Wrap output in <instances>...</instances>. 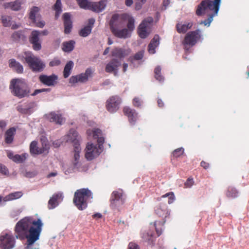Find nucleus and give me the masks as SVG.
I'll list each match as a JSON object with an SVG mask.
<instances>
[{"instance_id": "f257e3e1", "label": "nucleus", "mask_w": 249, "mask_h": 249, "mask_svg": "<svg viewBox=\"0 0 249 249\" xmlns=\"http://www.w3.org/2000/svg\"><path fill=\"white\" fill-rule=\"evenodd\" d=\"M43 223L40 219L25 217L18 221L14 228L15 237L21 240L27 239L25 249H38L33 244L39 239Z\"/></svg>"}, {"instance_id": "f03ea898", "label": "nucleus", "mask_w": 249, "mask_h": 249, "mask_svg": "<svg viewBox=\"0 0 249 249\" xmlns=\"http://www.w3.org/2000/svg\"><path fill=\"white\" fill-rule=\"evenodd\" d=\"M9 88L12 94L22 98L30 95V89L26 82L21 79H13L11 81Z\"/></svg>"}, {"instance_id": "7ed1b4c3", "label": "nucleus", "mask_w": 249, "mask_h": 249, "mask_svg": "<svg viewBox=\"0 0 249 249\" xmlns=\"http://www.w3.org/2000/svg\"><path fill=\"white\" fill-rule=\"evenodd\" d=\"M92 198V193L87 188L77 190L74 193L73 202L77 208L83 210L88 206L89 200Z\"/></svg>"}, {"instance_id": "20e7f679", "label": "nucleus", "mask_w": 249, "mask_h": 249, "mask_svg": "<svg viewBox=\"0 0 249 249\" xmlns=\"http://www.w3.org/2000/svg\"><path fill=\"white\" fill-rule=\"evenodd\" d=\"M20 60L26 63L29 67L34 72H41L45 67V64L38 57L35 56L32 52H24L21 56Z\"/></svg>"}, {"instance_id": "39448f33", "label": "nucleus", "mask_w": 249, "mask_h": 249, "mask_svg": "<svg viewBox=\"0 0 249 249\" xmlns=\"http://www.w3.org/2000/svg\"><path fill=\"white\" fill-rule=\"evenodd\" d=\"M155 213L159 217L162 218V221H156L154 226L157 234L159 236L162 232V227L166 221L170 219V212L167 206L165 204H160L155 208Z\"/></svg>"}, {"instance_id": "423d86ee", "label": "nucleus", "mask_w": 249, "mask_h": 249, "mask_svg": "<svg viewBox=\"0 0 249 249\" xmlns=\"http://www.w3.org/2000/svg\"><path fill=\"white\" fill-rule=\"evenodd\" d=\"M86 159L88 160H91L98 157L102 152L101 146H97L92 143L88 142L85 149Z\"/></svg>"}, {"instance_id": "0eeeda50", "label": "nucleus", "mask_w": 249, "mask_h": 249, "mask_svg": "<svg viewBox=\"0 0 249 249\" xmlns=\"http://www.w3.org/2000/svg\"><path fill=\"white\" fill-rule=\"evenodd\" d=\"M14 236L7 233L0 236V247L2 249H12L15 246Z\"/></svg>"}, {"instance_id": "6e6552de", "label": "nucleus", "mask_w": 249, "mask_h": 249, "mask_svg": "<svg viewBox=\"0 0 249 249\" xmlns=\"http://www.w3.org/2000/svg\"><path fill=\"white\" fill-rule=\"evenodd\" d=\"M201 36V31L199 29L189 32L186 35L183 44L185 46H193L200 39Z\"/></svg>"}, {"instance_id": "1a4fd4ad", "label": "nucleus", "mask_w": 249, "mask_h": 249, "mask_svg": "<svg viewBox=\"0 0 249 249\" xmlns=\"http://www.w3.org/2000/svg\"><path fill=\"white\" fill-rule=\"evenodd\" d=\"M153 22V18L152 17H148L143 19L142 22L139 25L138 29V33L139 36L142 38H145L148 36L149 33L147 29Z\"/></svg>"}, {"instance_id": "9d476101", "label": "nucleus", "mask_w": 249, "mask_h": 249, "mask_svg": "<svg viewBox=\"0 0 249 249\" xmlns=\"http://www.w3.org/2000/svg\"><path fill=\"white\" fill-rule=\"evenodd\" d=\"M121 103V99L119 96H112L106 102V108L110 113H114L119 109Z\"/></svg>"}, {"instance_id": "9b49d317", "label": "nucleus", "mask_w": 249, "mask_h": 249, "mask_svg": "<svg viewBox=\"0 0 249 249\" xmlns=\"http://www.w3.org/2000/svg\"><path fill=\"white\" fill-rule=\"evenodd\" d=\"M92 73L91 69L88 68L84 73L71 76L69 79V83L71 84H75L77 82L85 83L88 80L89 77L92 76Z\"/></svg>"}, {"instance_id": "f8f14e48", "label": "nucleus", "mask_w": 249, "mask_h": 249, "mask_svg": "<svg viewBox=\"0 0 249 249\" xmlns=\"http://www.w3.org/2000/svg\"><path fill=\"white\" fill-rule=\"evenodd\" d=\"M122 191H113L110 198V207L112 209H115L122 205L124 200L123 199Z\"/></svg>"}, {"instance_id": "ddd939ff", "label": "nucleus", "mask_w": 249, "mask_h": 249, "mask_svg": "<svg viewBox=\"0 0 249 249\" xmlns=\"http://www.w3.org/2000/svg\"><path fill=\"white\" fill-rule=\"evenodd\" d=\"M124 21L119 14H115L112 15L109 22V26L111 32L113 31V30L121 29L124 27Z\"/></svg>"}, {"instance_id": "4468645a", "label": "nucleus", "mask_w": 249, "mask_h": 249, "mask_svg": "<svg viewBox=\"0 0 249 249\" xmlns=\"http://www.w3.org/2000/svg\"><path fill=\"white\" fill-rule=\"evenodd\" d=\"M49 149V146L48 144L45 143L42 147L39 148L37 146V142L34 141L31 142L30 145V151L32 155H39L43 153H48Z\"/></svg>"}, {"instance_id": "2eb2a0df", "label": "nucleus", "mask_w": 249, "mask_h": 249, "mask_svg": "<svg viewBox=\"0 0 249 249\" xmlns=\"http://www.w3.org/2000/svg\"><path fill=\"white\" fill-rule=\"evenodd\" d=\"M39 11L40 9L39 7L33 6L30 9L29 18L33 23L36 24V27L43 28L45 25V22L43 20H39L36 18Z\"/></svg>"}, {"instance_id": "dca6fc26", "label": "nucleus", "mask_w": 249, "mask_h": 249, "mask_svg": "<svg viewBox=\"0 0 249 249\" xmlns=\"http://www.w3.org/2000/svg\"><path fill=\"white\" fill-rule=\"evenodd\" d=\"M57 76L54 74L50 76L42 74L39 77V81L44 85L48 86H54L57 83Z\"/></svg>"}, {"instance_id": "f3484780", "label": "nucleus", "mask_w": 249, "mask_h": 249, "mask_svg": "<svg viewBox=\"0 0 249 249\" xmlns=\"http://www.w3.org/2000/svg\"><path fill=\"white\" fill-rule=\"evenodd\" d=\"M121 65L120 61L116 59H112L108 63H107L106 67V71L107 72L111 73L113 72L115 75L117 74L118 68Z\"/></svg>"}, {"instance_id": "a211bd4d", "label": "nucleus", "mask_w": 249, "mask_h": 249, "mask_svg": "<svg viewBox=\"0 0 249 249\" xmlns=\"http://www.w3.org/2000/svg\"><path fill=\"white\" fill-rule=\"evenodd\" d=\"M123 111L124 114L128 117L130 123L134 124L137 118V113L135 110L128 107H124Z\"/></svg>"}, {"instance_id": "6ab92c4d", "label": "nucleus", "mask_w": 249, "mask_h": 249, "mask_svg": "<svg viewBox=\"0 0 249 249\" xmlns=\"http://www.w3.org/2000/svg\"><path fill=\"white\" fill-rule=\"evenodd\" d=\"M24 3V0H15L14 1L4 3L3 7L4 9H10L12 11H18L21 10V5Z\"/></svg>"}, {"instance_id": "aec40b11", "label": "nucleus", "mask_w": 249, "mask_h": 249, "mask_svg": "<svg viewBox=\"0 0 249 249\" xmlns=\"http://www.w3.org/2000/svg\"><path fill=\"white\" fill-rule=\"evenodd\" d=\"M142 238L145 242L150 246H153L155 244V237L153 231L149 230L145 231L142 234Z\"/></svg>"}, {"instance_id": "412c9836", "label": "nucleus", "mask_w": 249, "mask_h": 249, "mask_svg": "<svg viewBox=\"0 0 249 249\" xmlns=\"http://www.w3.org/2000/svg\"><path fill=\"white\" fill-rule=\"evenodd\" d=\"M94 23L95 19L94 18H89L88 20V25L79 31V35L83 37H86L89 36L91 33Z\"/></svg>"}, {"instance_id": "4be33fe9", "label": "nucleus", "mask_w": 249, "mask_h": 249, "mask_svg": "<svg viewBox=\"0 0 249 249\" xmlns=\"http://www.w3.org/2000/svg\"><path fill=\"white\" fill-rule=\"evenodd\" d=\"M63 19L64 24V33L68 34L71 32L72 27L70 14L69 13H64L63 15Z\"/></svg>"}, {"instance_id": "5701e85b", "label": "nucleus", "mask_w": 249, "mask_h": 249, "mask_svg": "<svg viewBox=\"0 0 249 249\" xmlns=\"http://www.w3.org/2000/svg\"><path fill=\"white\" fill-rule=\"evenodd\" d=\"M107 1L105 0H102L98 2H91L89 10H92L96 13H99L103 11L106 6Z\"/></svg>"}, {"instance_id": "b1692460", "label": "nucleus", "mask_w": 249, "mask_h": 249, "mask_svg": "<svg viewBox=\"0 0 249 249\" xmlns=\"http://www.w3.org/2000/svg\"><path fill=\"white\" fill-rule=\"evenodd\" d=\"M13 41L17 42L24 43L26 40L25 30H19L14 32L11 35Z\"/></svg>"}, {"instance_id": "393cba45", "label": "nucleus", "mask_w": 249, "mask_h": 249, "mask_svg": "<svg viewBox=\"0 0 249 249\" xmlns=\"http://www.w3.org/2000/svg\"><path fill=\"white\" fill-rule=\"evenodd\" d=\"M46 117L50 122L55 123L56 124H62L64 121L62 115L55 112H51L47 114Z\"/></svg>"}, {"instance_id": "a878e982", "label": "nucleus", "mask_w": 249, "mask_h": 249, "mask_svg": "<svg viewBox=\"0 0 249 249\" xmlns=\"http://www.w3.org/2000/svg\"><path fill=\"white\" fill-rule=\"evenodd\" d=\"M35 106V104L34 102H30L25 107H23L22 105L18 106L17 107V109L18 112L22 114H31L33 112V109Z\"/></svg>"}, {"instance_id": "bb28decb", "label": "nucleus", "mask_w": 249, "mask_h": 249, "mask_svg": "<svg viewBox=\"0 0 249 249\" xmlns=\"http://www.w3.org/2000/svg\"><path fill=\"white\" fill-rule=\"evenodd\" d=\"M130 53L129 49L125 50L122 48H116L112 51V55L120 59L124 58Z\"/></svg>"}, {"instance_id": "cd10ccee", "label": "nucleus", "mask_w": 249, "mask_h": 249, "mask_svg": "<svg viewBox=\"0 0 249 249\" xmlns=\"http://www.w3.org/2000/svg\"><path fill=\"white\" fill-rule=\"evenodd\" d=\"M28 155L26 153L21 155L16 154L14 155L12 152L7 153V157L16 163H22L27 159Z\"/></svg>"}, {"instance_id": "c85d7f7f", "label": "nucleus", "mask_w": 249, "mask_h": 249, "mask_svg": "<svg viewBox=\"0 0 249 249\" xmlns=\"http://www.w3.org/2000/svg\"><path fill=\"white\" fill-rule=\"evenodd\" d=\"M160 37L159 35H155L148 45V52L150 53L154 54L156 52L155 49L160 44Z\"/></svg>"}, {"instance_id": "c756f323", "label": "nucleus", "mask_w": 249, "mask_h": 249, "mask_svg": "<svg viewBox=\"0 0 249 249\" xmlns=\"http://www.w3.org/2000/svg\"><path fill=\"white\" fill-rule=\"evenodd\" d=\"M112 33L117 37L120 38H126L130 36V33L126 28L118 29L113 30Z\"/></svg>"}, {"instance_id": "7c9ffc66", "label": "nucleus", "mask_w": 249, "mask_h": 249, "mask_svg": "<svg viewBox=\"0 0 249 249\" xmlns=\"http://www.w3.org/2000/svg\"><path fill=\"white\" fill-rule=\"evenodd\" d=\"M62 197L60 194H55L53 195L48 201V207L49 209H53L58 205V200Z\"/></svg>"}, {"instance_id": "2f4dec72", "label": "nucleus", "mask_w": 249, "mask_h": 249, "mask_svg": "<svg viewBox=\"0 0 249 249\" xmlns=\"http://www.w3.org/2000/svg\"><path fill=\"white\" fill-rule=\"evenodd\" d=\"M16 129L14 127H11L5 132V142L7 144L11 143L14 140Z\"/></svg>"}, {"instance_id": "473e14b6", "label": "nucleus", "mask_w": 249, "mask_h": 249, "mask_svg": "<svg viewBox=\"0 0 249 249\" xmlns=\"http://www.w3.org/2000/svg\"><path fill=\"white\" fill-rule=\"evenodd\" d=\"M9 66L13 69L17 73H21L23 71V66L14 59H11L9 61Z\"/></svg>"}, {"instance_id": "72a5a7b5", "label": "nucleus", "mask_w": 249, "mask_h": 249, "mask_svg": "<svg viewBox=\"0 0 249 249\" xmlns=\"http://www.w3.org/2000/svg\"><path fill=\"white\" fill-rule=\"evenodd\" d=\"M75 42L73 40L65 41L62 44V50L66 53L71 52L74 48Z\"/></svg>"}, {"instance_id": "f704fd0d", "label": "nucleus", "mask_w": 249, "mask_h": 249, "mask_svg": "<svg viewBox=\"0 0 249 249\" xmlns=\"http://www.w3.org/2000/svg\"><path fill=\"white\" fill-rule=\"evenodd\" d=\"M23 195L22 192L18 191L11 193L3 198L4 201H12L21 197Z\"/></svg>"}, {"instance_id": "c9c22d12", "label": "nucleus", "mask_w": 249, "mask_h": 249, "mask_svg": "<svg viewBox=\"0 0 249 249\" xmlns=\"http://www.w3.org/2000/svg\"><path fill=\"white\" fill-rule=\"evenodd\" d=\"M193 24L188 23L187 24L178 23L176 25L177 30L179 33H185L188 30L191 28Z\"/></svg>"}, {"instance_id": "e433bc0d", "label": "nucleus", "mask_w": 249, "mask_h": 249, "mask_svg": "<svg viewBox=\"0 0 249 249\" xmlns=\"http://www.w3.org/2000/svg\"><path fill=\"white\" fill-rule=\"evenodd\" d=\"M73 67V63L72 61H70L66 64L63 71V76L64 78H68L70 76Z\"/></svg>"}, {"instance_id": "4c0bfd02", "label": "nucleus", "mask_w": 249, "mask_h": 249, "mask_svg": "<svg viewBox=\"0 0 249 249\" xmlns=\"http://www.w3.org/2000/svg\"><path fill=\"white\" fill-rule=\"evenodd\" d=\"M53 9L55 11V18L57 19L62 11L61 0H56L53 6Z\"/></svg>"}, {"instance_id": "58836bf2", "label": "nucleus", "mask_w": 249, "mask_h": 249, "mask_svg": "<svg viewBox=\"0 0 249 249\" xmlns=\"http://www.w3.org/2000/svg\"><path fill=\"white\" fill-rule=\"evenodd\" d=\"M226 196L228 197L235 198L238 196V192L235 188L230 186L226 192Z\"/></svg>"}, {"instance_id": "ea45409f", "label": "nucleus", "mask_w": 249, "mask_h": 249, "mask_svg": "<svg viewBox=\"0 0 249 249\" xmlns=\"http://www.w3.org/2000/svg\"><path fill=\"white\" fill-rule=\"evenodd\" d=\"M161 68L160 66L156 67L154 69L155 78L160 82L164 80V77L161 75Z\"/></svg>"}, {"instance_id": "a19ab883", "label": "nucleus", "mask_w": 249, "mask_h": 249, "mask_svg": "<svg viewBox=\"0 0 249 249\" xmlns=\"http://www.w3.org/2000/svg\"><path fill=\"white\" fill-rule=\"evenodd\" d=\"M102 131L98 128L93 129H88L87 133L88 136H92L94 139H97L101 134Z\"/></svg>"}, {"instance_id": "79ce46f5", "label": "nucleus", "mask_w": 249, "mask_h": 249, "mask_svg": "<svg viewBox=\"0 0 249 249\" xmlns=\"http://www.w3.org/2000/svg\"><path fill=\"white\" fill-rule=\"evenodd\" d=\"M144 51H141L137 53L134 56H130L128 58V61L133 63L134 60H140L142 59L143 57Z\"/></svg>"}, {"instance_id": "37998d69", "label": "nucleus", "mask_w": 249, "mask_h": 249, "mask_svg": "<svg viewBox=\"0 0 249 249\" xmlns=\"http://www.w3.org/2000/svg\"><path fill=\"white\" fill-rule=\"evenodd\" d=\"M67 136L68 137L67 141L68 142H72L74 140H78V133L74 129H70Z\"/></svg>"}, {"instance_id": "c03bdc74", "label": "nucleus", "mask_w": 249, "mask_h": 249, "mask_svg": "<svg viewBox=\"0 0 249 249\" xmlns=\"http://www.w3.org/2000/svg\"><path fill=\"white\" fill-rule=\"evenodd\" d=\"M40 31L33 30L29 37V41H41L39 38Z\"/></svg>"}, {"instance_id": "a18cd8bd", "label": "nucleus", "mask_w": 249, "mask_h": 249, "mask_svg": "<svg viewBox=\"0 0 249 249\" xmlns=\"http://www.w3.org/2000/svg\"><path fill=\"white\" fill-rule=\"evenodd\" d=\"M12 18L8 16H1V22L4 27H9L11 25Z\"/></svg>"}, {"instance_id": "49530a36", "label": "nucleus", "mask_w": 249, "mask_h": 249, "mask_svg": "<svg viewBox=\"0 0 249 249\" xmlns=\"http://www.w3.org/2000/svg\"><path fill=\"white\" fill-rule=\"evenodd\" d=\"M80 8L84 9H89L91 2L88 0H76Z\"/></svg>"}, {"instance_id": "de8ad7c7", "label": "nucleus", "mask_w": 249, "mask_h": 249, "mask_svg": "<svg viewBox=\"0 0 249 249\" xmlns=\"http://www.w3.org/2000/svg\"><path fill=\"white\" fill-rule=\"evenodd\" d=\"M135 19L132 17H129L128 18V22L127 24V29L128 30L129 33H130L132 31H133L135 29Z\"/></svg>"}, {"instance_id": "09e8293b", "label": "nucleus", "mask_w": 249, "mask_h": 249, "mask_svg": "<svg viewBox=\"0 0 249 249\" xmlns=\"http://www.w3.org/2000/svg\"><path fill=\"white\" fill-rule=\"evenodd\" d=\"M32 45L33 49L36 51H39L41 49V41H29Z\"/></svg>"}, {"instance_id": "8fccbe9b", "label": "nucleus", "mask_w": 249, "mask_h": 249, "mask_svg": "<svg viewBox=\"0 0 249 249\" xmlns=\"http://www.w3.org/2000/svg\"><path fill=\"white\" fill-rule=\"evenodd\" d=\"M184 149L182 147L175 149L172 153L173 156L175 158H178L183 155Z\"/></svg>"}, {"instance_id": "3c124183", "label": "nucleus", "mask_w": 249, "mask_h": 249, "mask_svg": "<svg viewBox=\"0 0 249 249\" xmlns=\"http://www.w3.org/2000/svg\"><path fill=\"white\" fill-rule=\"evenodd\" d=\"M71 142L73 143L74 152H80L81 149L80 147V145L79 140H74L73 141H72Z\"/></svg>"}, {"instance_id": "603ef678", "label": "nucleus", "mask_w": 249, "mask_h": 249, "mask_svg": "<svg viewBox=\"0 0 249 249\" xmlns=\"http://www.w3.org/2000/svg\"><path fill=\"white\" fill-rule=\"evenodd\" d=\"M0 173L5 176H8L9 171L7 167L3 164L0 163Z\"/></svg>"}, {"instance_id": "864d4df0", "label": "nucleus", "mask_w": 249, "mask_h": 249, "mask_svg": "<svg viewBox=\"0 0 249 249\" xmlns=\"http://www.w3.org/2000/svg\"><path fill=\"white\" fill-rule=\"evenodd\" d=\"M61 61L58 58H53L51 61L49 63V66L50 67H54L57 66L60 64Z\"/></svg>"}, {"instance_id": "5fc2aeb1", "label": "nucleus", "mask_w": 249, "mask_h": 249, "mask_svg": "<svg viewBox=\"0 0 249 249\" xmlns=\"http://www.w3.org/2000/svg\"><path fill=\"white\" fill-rule=\"evenodd\" d=\"M50 91V89H36L34 91V92L33 93L30 94V95L32 96H35L42 92Z\"/></svg>"}, {"instance_id": "6e6d98bb", "label": "nucleus", "mask_w": 249, "mask_h": 249, "mask_svg": "<svg viewBox=\"0 0 249 249\" xmlns=\"http://www.w3.org/2000/svg\"><path fill=\"white\" fill-rule=\"evenodd\" d=\"M80 152H74V161L73 162V164L75 166H76L78 162V160L80 158V155H79Z\"/></svg>"}, {"instance_id": "4d7b16f0", "label": "nucleus", "mask_w": 249, "mask_h": 249, "mask_svg": "<svg viewBox=\"0 0 249 249\" xmlns=\"http://www.w3.org/2000/svg\"><path fill=\"white\" fill-rule=\"evenodd\" d=\"M194 184V181L193 178H188L184 184L185 187L190 188Z\"/></svg>"}, {"instance_id": "13d9d810", "label": "nucleus", "mask_w": 249, "mask_h": 249, "mask_svg": "<svg viewBox=\"0 0 249 249\" xmlns=\"http://www.w3.org/2000/svg\"><path fill=\"white\" fill-rule=\"evenodd\" d=\"M97 142H98V145L97 146H101L102 147V150L103 151V144L104 142L105 139L104 137H100L97 138Z\"/></svg>"}, {"instance_id": "bf43d9fd", "label": "nucleus", "mask_w": 249, "mask_h": 249, "mask_svg": "<svg viewBox=\"0 0 249 249\" xmlns=\"http://www.w3.org/2000/svg\"><path fill=\"white\" fill-rule=\"evenodd\" d=\"M133 104L135 107H140L141 105V102H140V100L139 98L138 97L134 98L133 99Z\"/></svg>"}, {"instance_id": "052dcab7", "label": "nucleus", "mask_w": 249, "mask_h": 249, "mask_svg": "<svg viewBox=\"0 0 249 249\" xmlns=\"http://www.w3.org/2000/svg\"><path fill=\"white\" fill-rule=\"evenodd\" d=\"M128 249H139V247L137 244L133 242H130L128 245Z\"/></svg>"}, {"instance_id": "680f3d73", "label": "nucleus", "mask_w": 249, "mask_h": 249, "mask_svg": "<svg viewBox=\"0 0 249 249\" xmlns=\"http://www.w3.org/2000/svg\"><path fill=\"white\" fill-rule=\"evenodd\" d=\"M200 165L201 167H202L205 169H207L210 167V164L209 163L206 162L204 161H202L200 162Z\"/></svg>"}, {"instance_id": "e2e57ef3", "label": "nucleus", "mask_w": 249, "mask_h": 249, "mask_svg": "<svg viewBox=\"0 0 249 249\" xmlns=\"http://www.w3.org/2000/svg\"><path fill=\"white\" fill-rule=\"evenodd\" d=\"M175 199V196L174 193H173L172 194V195L171 196H170L169 197H168V203L169 204H171L173 203Z\"/></svg>"}, {"instance_id": "0e129e2a", "label": "nucleus", "mask_w": 249, "mask_h": 249, "mask_svg": "<svg viewBox=\"0 0 249 249\" xmlns=\"http://www.w3.org/2000/svg\"><path fill=\"white\" fill-rule=\"evenodd\" d=\"M144 3L141 2H136V3H135V8L136 10H140L142 7V5Z\"/></svg>"}, {"instance_id": "69168bd1", "label": "nucleus", "mask_w": 249, "mask_h": 249, "mask_svg": "<svg viewBox=\"0 0 249 249\" xmlns=\"http://www.w3.org/2000/svg\"><path fill=\"white\" fill-rule=\"evenodd\" d=\"M158 106L160 107H162L164 106V103L162 100L160 99H158L157 101Z\"/></svg>"}, {"instance_id": "338daca9", "label": "nucleus", "mask_w": 249, "mask_h": 249, "mask_svg": "<svg viewBox=\"0 0 249 249\" xmlns=\"http://www.w3.org/2000/svg\"><path fill=\"white\" fill-rule=\"evenodd\" d=\"M6 126V123L3 120L0 121V127L2 129L4 128Z\"/></svg>"}, {"instance_id": "774afa93", "label": "nucleus", "mask_w": 249, "mask_h": 249, "mask_svg": "<svg viewBox=\"0 0 249 249\" xmlns=\"http://www.w3.org/2000/svg\"><path fill=\"white\" fill-rule=\"evenodd\" d=\"M133 3V0H125V3L127 6H130Z\"/></svg>"}]
</instances>
